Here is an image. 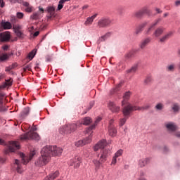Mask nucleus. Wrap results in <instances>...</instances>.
Here are the masks:
<instances>
[{
	"instance_id": "obj_14",
	"label": "nucleus",
	"mask_w": 180,
	"mask_h": 180,
	"mask_svg": "<svg viewBox=\"0 0 180 180\" xmlns=\"http://www.w3.org/2000/svg\"><path fill=\"white\" fill-rule=\"evenodd\" d=\"M11 40V33L6 32L0 34V41H9Z\"/></svg>"
},
{
	"instance_id": "obj_25",
	"label": "nucleus",
	"mask_w": 180,
	"mask_h": 180,
	"mask_svg": "<svg viewBox=\"0 0 180 180\" xmlns=\"http://www.w3.org/2000/svg\"><path fill=\"white\" fill-rule=\"evenodd\" d=\"M124 100L122 101V105L124 106V108L125 106H127V103H126V100L129 99V98H130V91H127L124 94ZM126 103V105H124V104Z\"/></svg>"
},
{
	"instance_id": "obj_40",
	"label": "nucleus",
	"mask_w": 180,
	"mask_h": 180,
	"mask_svg": "<svg viewBox=\"0 0 180 180\" xmlns=\"http://www.w3.org/2000/svg\"><path fill=\"white\" fill-rule=\"evenodd\" d=\"M153 81V77L151 76H147L144 80V84L148 85Z\"/></svg>"
},
{
	"instance_id": "obj_13",
	"label": "nucleus",
	"mask_w": 180,
	"mask_h": 180,
	"mask_svg": "<svg viewBox=\"0 0 180 180\" xmlns=\"http://www.w3.org/2000/svg\"><path fill=\"white\" fill-rule=\"evenodd\" d=\"M113 123V120H111L110 121V126L108 127V133L110 136L112 137H115L116 136V134L117 133V130H116V128L115 126H113L112 124Z\"/></svg>"
},
{
	"instance_id": "obj_32",
	"label": "nucleus",
	"mask_w": 180,
	"mask_h": 180,
	"mask_svg": "<svg viewBox=\"0 0 180 180\" xmlns=\"http://www.w3.org/2000/svg\"><path fill=\"white\" fill-rule=\"evenodd\" d=\"M37 51V50L34 49L28 54L29 60H33V58H34V56H36Z\"/></svg>"
},
{
	"instance_id": "obj_59",
	"label": "nucleus",
	"mask_w": 180,
	"mask_h": 180,
	"mask_svg": "<svg viewBox=\"0 0 180 180\" xmlns=\"http://www.w3.org/2000/svg\"><path fill=\"white\" fill-rule=\"evenodd\" d=\"M39 13L41 12V13H44L45 12L44 8L40 6L39 7Z\"/></svg>"
},
{
	"instance_id": "obj_35",
	"label": "nucleus",
	"mask_w": 180,
	"mask_h": 180,
	"mask_svg": "<svg viewBox=\"0 0 180 180\" xmlns=\"http://www.w3.org/2000/svg\"><path fill=\"white\" fill-rule=\"evenodd\" d=\"M134 15L135 18H137V19H141V18H143V13H141V10L136 11L134 13Z\"/></svg>"
},
{
	"instance_id": "obj_1",
	"label": "nucleus",
	"mask_w": 180,
	"mask_h": 180,
	"mask_svg": "<svg viewBox=\"0 0 180 180\" xmlns=\"http://www.w3.org/2000/svg\"><path fill=\"white\" fill-rule=\"evenodd\" d=\"M63 148L57 147L56 146H46L41 150V157H39L35 162L36 167H43L49 162L51 157H58L61 155Z\"/></svg>"
},
{
	"instance_id": "obj_12",
	"label": "nucleus",
	"mask_w": 180,
	"mask_h": 180,
	"mask_svg": "<svg viewBox=\"0 0 180 180\" xmlns=\"http://www.w3.org/2000/svg\"><path fill=\"white\" fill-rule=\"evenodd\" d=\"M165 31V28H164V27L160 26L157 27L153 33V36L154 37H160V36H162V34H164V32Z\"/></svg>"
},
{
	"instance_id": "obj_33",
	"label": "nucleus",
	"mask_w": 180,
	"mask_h": 180,
	"mask_svg": "<svg viewBox=\"0 0 180 180\" xmlns=\"http://www.w3.org/2000/svg\"><path fill=\"white\" fill-rule=\"evenodd\" d=\"M136 71H137V65H133L130 69H129L127 72L128 74H133Z\"/></svg>"
},
{
	"instance_id": "obj_29",
	"label": "nucleus",
	"mask_w": 180,
	"mask_h": 180,
	"mask_svg": "<svg viewBox=\"0 0 180 180\" xmlns=\"http://www.w3.org/2000/svg\"><path fill=\"white\" fill-rule=\"evenodd\" d=\"M46 11L48 13L53 16V15H54V12H56V8H54V6H49L47 7Z\"/></svg>"
},
{
	"instance_id": "obj_7",
	"label": "nucleus",
	"mask_w": 180,
	"mask_h": 180,
	"mask_svg": "<svg viewBox=\"0 0 180 180\" xmlns=\"http://www.w3.org/2000/svg\"><path fill=\"white\" fill-rule=\"evenodd\" d=\"M112 23V20L109 18H101L98 22V26L99 27H108Z\"/></svg>"
},
{
	"instance_id": "obj_61",
	"label": "nucleus",
	"mask_w": 180,
	"mask_h": 180,
	"mask_svg": "<svg viewBox=\"0 0 180 180\" xmlns=\"http://www.w3.org/2000/svg\"><path fill=\"white\" fill-rule=\"evenodd\" d=\"M155 11H156L157 13H162V11H161V9H160L158 8H156Z\"/></svg>"
},
{
	"instance_id": "obj_45",
	"label": "nucleus",
	"mask_w": 180,
	"mask_h": 180,
	"mask_svg": "<svg viewBox=\"0 0 180 180\" xmlns=\"http://www.w3.org/2000/svg\"><path fill=\"white\" fill-rule=\"evenodd\" d=\"M162 151L165 153H169V148H168L167 146H164L162 148Z\"/></svg>"
},
{
	"instance_id": "obj_20",
	"label": "nucleus",
	"mask_w": 180,
	"mask_h": 180,
	"mask_svg": "<svg viewBox=\"0 0 180 180\" xmlns=\"http://www.w3.org/2000/svg\"><path fill=\"white\" fill-rule=\"evenodd\" d=\"M110 37V32H107L105 34L101 36L97 41L98 44H101L102 41H106Z\"/></svg>"
},
{
	"instance_id": "obj_26",
	"label": "nucleus",
	"mask_w": 180,
	"mask_h": 180,
	"mask_svg": "<svg viewBox=\"0 0 180 180\" xmlns=\"http://www.w3.org/2000/svg\"><path fill=\"white\" fill-rule=\"evenodd\" d=\"M96 16H98V14H94L91 17L87 18L86 20L84 22V25H90L91 23H92L94 22V20L95 19V18H96Z\"/></svg>"
},
{
	"instance_id": "obj_31",
	"label": "nucleus",
	"mask_w": 180,
	"mask_h": 180,
	"mask_svg": "<svg viewBox=\"0 0 180 180\" xmlns=\"http://www.w3.org/2000/svg\"><path fill=\"white\" fill-rule=\"evenodd\" d=\"M31 19H33L34 20H37V19H40V12H35L33 13L32 15L30 16Z\"/></svg>"
},
{
	"instance_id": "obj_49",
	"label": "nucleus",
	"mask_w": 180,
	"mask_h": 180,
	"mask_svg": "<svg viewBox=\"0 0 180 180\" xmlns=\"http://www.w3.org/2000/svg\"><path fill=\"white\" fill-rule=\"evenodd\" d=\"M23 16H24L23 13H20V12L17 13V18L18 19H22Z\"/></svg>"
},
{
	"instance_id": "obj_16",
	"label": "nucleus",
	"mask_w": 180,
	"mask_h": 180,
	"mask_svg": "<svg viewBox=\"0 0 180 180\" xmlns=\"http://www.w3.org/2000/svg\"><path fill=\"white\" fill-rule=\"evenodd\" d=\"M150 161H151L150 158H142L139 160V165L141 167V168H143V167H146L147 164H150Z\"/></svg>"
},
{
	"instance_id": "obj_46",
	"label": "nucleus",
	"mask_w": 180,
	"mask_h": 180,
	"mask_svg": "<svg viewBox=\"0 0 180 180\" xmlns=\"http://www.w3.org/2000/svg\"><path fill=\"white\" fill-rule=\"evenodd\" d=\"M27 70H28V71H31V70H32V65H27V66H25V68H23V70L24 71H27Z\"/></svg>"
},
{
	"instance_id": "obj_9",
	"label": "nucleus",
	"mask_w": 180,
	"mask_h": 180,
	"mask_svg": "<svg viewBox=\"0 0 180 180\" xmlns=\"http://www.w3.org/2000/svg\"><path fill=\"white\" fill-rule=\"evenodd\" d=\"M90 136L86 137L84 140L78 141L75 142L76 147H81V146H85V144H89L92 141V134L89 133Z\"/></svg>"
},
{
	"instance_id": "obj_64",
	"label": "nucleus",
	"mask_w": 180,
	"mask_h": 180,
	"mask_svg": "<svg viewBox=\"0 0 180 180\" xmlns=\"http://www.w3.org/2000/svg\"><path fill=\"white\" fill-rule=\"evenodd\" d=\"M11 70H12V68L11 66H9V67L6 68L5 71L9 72V71H11Z\"/></svg>"
},
{
	"instance_id": "obj_24",
	"label": "nucleus",
	"mask_w": 180,
	"mask_h": 180,
	"mask_svg": "<svg viewBox=\"0 0 180 180\" xmlns=\"http://www.w3.org/2000/svg\"><path fill=\"white\" fill-rule=\"evenodd\" d=\"M91 123H92V120L91 119V117H86L82 120V123L80 124L88 126V124H91Z\"/></svg>"
},
{
	"instance_id": "obj_55",
	"label": "nucleus",
	"mask_w": 180,
	"mask_h": 180,
	"mask_svg": "<svg viewBox=\"0 0 180 180\" xmlns=\"http://www.w3.org/2000/svg\"><path fill=\"white\" fill-rule=\"evenodd\" d=\"M116 158H116V157H113L112 158V164H113L114 165L116 164V162H117V160H116Z\"/></svg>"
},
{
	"instance_id": "obj_51",
	"label": "nucleus",
	"mask_w": 180,
	"mask_h": 180,
	"mask_svg": "<svg viewBox=\"0 0 180 180\" xmlns=\"http://www.w3.org/2000/svg\"><path fill=\"white\" fill-rule=\"evenodd\" d=\"M146 26H147V22H143L139 25L142 30L146 27Z\"/></svg>"
},
{
	"instance_id": "obj_28",
	"label": "nucleus",
	"mask_w": 180,
	"mask_h": 180,
	"mask_svg": "<svg viewBox=\"0 0 180 180\" xmlns=\"http://www.w3.org/2000/svg\"><path fill=\"white\" fill-rule=\"evenodd\" d=\"M141 12L143 15H148V16H150L151 11L148 9V7L145 6L143 7L141 9H140Z\"/></svg>"
},
{
	"instance_id": "obj_50",
	"label": "nucleus",
	"mask_w": 180,
	"mask_h": 180,
	"mask_svg": "<svg viewBox=\"0 0 180 180\" xmlns=\"http://www.w3.org/2000/svg\"><path fill=\"white\" fill-rule=\"evenodd\" d=\"M126 120H127L126 118H122L120 122V126H123L126 123Z\"/></svg>"
},
{
	"instance_id": "obj_10",
	"label": "nucleus",
	"mask_w": 180,
	"mask_h": 180,
	"mask_svg": "<svg viewBox=\"0 0 180 180\" xmlns=\"http://www.w3.org/2000/svg\"><path fill=\"white\" fill-rule=\"evenodd\" d=\"M165 127L169 133H174L178 130V126L174 122H169L165 124Z\"/></svg>"
},
{
	"instance_id": "obj_52",
	"label": "nucleus",
	"mask_w": 180,
	"mask_h": 180,
	"mask_svg": "<svg viewBox=\"0 0 180 180\" xmlns=\"http://www.w3.org/2000/svg\"><path fill=\"white\" fill-rule=\"evenodd\" d=\"M63 4H60V2H59V4H58V11H61V9H63Z\"/></svg>"
},
{
	"instance_id": "obj_19",
	"label": "nucleus",
	"mask_w": 180,
	"mask_h": 180,
	"mask_svg": "<svg viewBox=\"0 0 180 180\" xmlns=\"http://www.w3.org/2000/svg\"><path fill=\"white\" fill-rule=\"evenodd\" d=\"M30 112V108L29 107L25 108L20 114L21 119H25V117H27V116H29Z\"/></svg>"
},
{
	"instance_id": "obj_23",
	"label": "nucleus",
	"mask_w": 180,
	"mask_h": 180,
	"mask_svg": "<svg viewBox=\"0 0 180 180\" xmlns=\"http://www.w3.org/2000/svg\"><path fill=\"white\" fill-rule=\"evenodd\" d=\"M171 36H172V32H169L167 34H165L161 38H160V43H165L167 40L171 37Z\"/></svg>"
},
{
	"instance_id": "obj_37",
	"label": "nucleus",
	"mask_w": 180,
	"mask_h": 180,
	"mask_svg": "<svg viewBox=\"0 0 180 180\" xmlns=\"http://www.w3.org/2000/svg\"><path fill=\"white\" fill-rule=\"evenodd\" d=\"M122 86V84L120 83L118 85L116 86L115 89H112L110 91L111 94H115V92H118V91H120V87Z\"/></svg>"
},
{
	"instance_id": "obj_62",
	"label": "nucleus",
	"mask_w": 180,
	"mask_h": 180,
	"mask_svg": "<svg viewBox=\"0 0 180 180\" xmlns=\"http://www.w3.org/2000/svg\"><path fill=\"white\" fill-rule=\"evenodd\" d=\"M132 56H133V53L130 52L127 55V58H130L131 57H132Z\"/></svg>"
},
{
	"instance_id": "obj_39",
	"label": "nucleus",
	"mask_w": 180,
	"mask_h": 180,
	"mask_svg": "<svg viewBox=\"0 0 180 180\" xmlns=\"http://www.w3.org/2000/svg\"><path fill=\"white\" fill-rule=\"evenodd\" d=\"M173 112H174V113H176V112H179V105H178V103H174L172 108Z\"/></svg>"
},
{
	"instance_id": "obj_57",
	"label": "nucleus",
	"mask_w": 180,
	"mask_h": 180,
	"mask_svg": "<svg viewBox=\"0 0 180 180\" xmlns=\"http://www.w3.org/2000/svg\"><path fill=\"white\" fill-rule=\"evenodd\" d=\"M3 50H4V51H8V49H9V46L8 45H4L3 47H2Z\"/></svg>"
},
{
	"instance_id": "obj_48",
	"label": "nucleus",
	"mask_w": 180,
	"mask_h": 180,
	"mask_svg": "<svg viewBox=\"0 0 180 180\" xmlns=\"http://www.w3.org/2000/svg\"><path fill=\"white\" fill-rule=\"evenodd\" d=\"M141 32H143V30L140 27H138L135 31V34H140Z\"/></svg>"
},
{
	"instance_id": "obj_58",
	"label": "nucleus",
	"mask_w": 180,
	"mask_h": 180,
	"mask_svg": "<svg viewBox=\"0 0 180 180\" xmlns=\"http://www.w3.org/2000/svg\"><path fill=\"white\" fill-rule=\"evenodd\" d=\"M6 111V108L4 106L0 107V112H5Z\"/></svg>"
},
{
	"instance_id": "obj_15",
	"label": "nucleus",
	"mask_w": 180,
	"mask_h": 180,
	"mask_svg": "<svg viewBox=\"0 0 180 180\" xmlns=\"http://www.w3.org/2000/svg\"><path fill=\"white\" fill-rule=\"evenodd\" d=\"M101 120H102V118L101 117H98L96 121H95V124L91 125L90 127L86 128L85 133L86 134H88L90 133V134H92V130H94V128L98 124V123H99V122H101Z\"/></svg>"
},
{
	"instance_id": "obj_22",
	"label": "nucleus",
	"mask_w": 180,
	"mask_h": 180,
	"mask_svg": "<svg viewBox=\"0 0 180 180\" xmlns=\"http://www.w3.org/2000/svg\"><path fill=\"white\" fill-rule=\"evenodd\" d=\"M1 26L4 27L5 30H9V29H12V24L8 21H2L1 22Z\"/></svg>"
},
{
	"instance_id": "obj_11",
	"label": "nucleus",
	"mask_w": 180,
	"mask_h": 180,
	"mask_svg": "<svg viewBox=\"0 0 180 180\" xmlns=\"http://www.w3.org/2000/svg\"><path fill=\"white\" fill-rule=\"evenodd\" d=\"M108 108L112 113H117L118 112L120 111V107L116 105L115 102L110 101L108 103Z\"/></svg>"
},
{
	"instance_id": "obj_38",
	"label": "nucleus",
	"mask_w": 180,
	"mask_h": 180,
	"mask_svg": "<svg viewBox=\"0 0 180 180\" xmlns=\"http://www.w3.org/2000/svg\"><path fill=\"white\" fill-rule=\"evenodd\" d=\"M9 58V56L6 53H2L0 55V61H6Z\"/></svg>"
},
{
	"instance_id": "obj_63",
	"label": "nucleus",
	"mask_w": 180,
	"mask_h": 180,
	"mask_svg": "<svg viewBox=\"0 0 180 180\" xmlns=\"http://www.w3.org/2000/svg\"><path fill=\"white\" fill-rule=\"evenodd\" d=\"M38 34H40V32H39V31L35 32L34 33V37H37Z\"/></svg>"
},
{
	"instance_id": "obj_44",
	"label": "nucleus",
	"mask_w": 180,
	"mask_h": 180,
	"mask_svg": "<svg viewBox=\"0 0 180 180\" xmlns=\"http://www.w3.org/2000/svg\"><path fill=\"white\" fill-rule=\"evenodd\" d=\"M13 29L14 30V32H20V30H22V27H21V25H18L13 26Z\"/></svg>"
},
{
	"instance_id": "obj_42",
	"label": "nucleus",
	"mask_w": 180,
	"mask_h": 180,
	"mask_svg": "<svg viewBox=\"0 0 180 180\" xmlns=\"http://www.w3.org/2000/svg\"><path fill=\"white\" fill-rule=\"evenodd\" d=\"M155 109H156V110H162V109H164V104L161 103H158L155 105Z\"/></svg>"
},
{
	"instance_id": "obj_30",
	"label": "nucleus",
	"mask_w": 180,
	"mask_h": 180,
	"mask_svg": "<svg viewBox=\"0 0 180 180\" xmlns=\"http://www.w3.org/2000/svg\"><path fill=\"white\" fill-rule=\"evenodd\" d=\"M167 71L169 72H174L175 71V64H171L166 67Z\"/></svg>"
},
{
	"instance_id": "obj_2",
	"label": "nucleus",
	"mask_w": 180,
	"mask_h": 180,
	"mask_svg": "<svg viewBox=\"0 0 180 180\" xmlns=\"http://www.w3.org/2000/svg\"><path fill=\"white\" fill-rule=\"evenodd\" d=\"M106 146H108V142H106V140L103 139L98 141L94 147V151L101 150L100 153H96L97 160H94V164L96 165V168H99V167H101V162H105V161L108 160V157H109L110 150L105 148Z\"/></svg>"
},
{
	"instance_id": "obj_3",
	"label": "nucleus",
	"mask_w": 180,
	"mask_h": 180,
	"mask_svg": "<svg viewBox=\"0 0 180 180\" xmlns=\"http://www.w3.org/2000/svg\"><path fill=\"white\" fill-rule=\"evenodd\" d=\"M148 109H150V105H146L143 107H137L130 103H127V105L124 107L122 112L124 116H129V115H130L131 112H134V110H147Z\"/></svg>"
},
{
	"instance_id": "obj_27",
	"label": "nucleus",
	"mask_w": 180,
	"mask_h": 180,
	"mask_svg": "<svg viewBox=\"0 0 180 180\" xmlns=\"http://www.w3.org/2000/svg\"><path fill=\"white\" fill-rule=\"evenodd\" d=\"M151 41V39L150 38H146L143 41H141L140 47L141 49H144L146 47V46H147V44H148V43H150Z\"/></svg>"
},
{
	"instance_id": "obj_21",
	"label": "nucleus",
	"mask_w": 180,
	"mask_h": 180,
	"mask_svg": "<svg viewBox=\"0 0 180 180\" xmlns=\"http://www.w3.org/2000/svg\"><path fill=\"white\" fill-rule=\"evenodd\" d=\"M158 23H160L158 21H157L156 20H155L154 22H153L149 27L145 31L146 34H150L151 33V30H153V29L154 27H155V26H157V25H158Z\"/></svg>"
},
{
	"instance_id": "obj_41",
	"label": "nucleus",
	"mask_w": 180,
	"mask_h": 180,
	"mask_svg": "<svg viewBox=\"0 0 180 180\" xmlns=\"http://www.w3.org/2000/svg\"><path fill=\"white\" fill-rule=\"evenodd\" d=\"M2 85L4 86V88H6V86H11V85H12V79H6V82H4Z\"/></svg>"
},
{
	"instance_id": "obj_6",
	"label": "nucleus",
	"mask_w": 180,
	"mask_h": 180,
	"mask_svg": "<svg viewBox=\"0 0 180 180\" xmlns=\"http://www.w3.org/2000/svg\"><path fill=\"white\" fill-rule=\"evenodd\" d=\"M34 155H36V151L34 150L31 151L29 156H26L23 153H20V157L22 158V162L24 165H26Z\"/></svg>"
},
{
	"instance_id": "obj_17",
	"label": "nucleus",
	"mask_w": 180,
	"mask_h": 180,
	"mask_svg": "<svg viewBox=\"0 0 180 180\" xmlns=\"http://www.w3.org/2000/svg\"><path fill=\"white\" fill-rule=\"evenodd\" d=\"M81 164V158L76 157L75 159L70 160V165L74 166L75 168H78Z\"/></svg>"
},
{
	"instance_id": "obj_56",
	"label": "nucleus",
	"mask_w": 180,
	"mask_h": 180,
	"mask_svg": "<svg viewBox=\"0 0 180 180\" xmlns=\"http://www.w3.org/2000/svg\"><path fill=\"white\" fill-rule=\"evenodd\" d=\"M154 150H161V146L160 145H156L154 146Z\"/></svg>"
},
{
	"instance_id": "obj_18",
	"label": "nucleus",
	"mask_w": 180,
	"mask_h": 180,
	"mask_svg": "<svg viewBox=\"0 0 180 180\" xmlns=\"http://www.w3.org/2000/svg\"><path fill=\"white\" fill-rule=\"evenodd\" d=\"M15 165L17 172L18 174H22V172H23V169H22V163H20V161H19V160H15Z\"/></svg>"
},
{
	"instance_id": "obj_5",
	"label": "nucleus",
	"mask_w": 180,
	"mask_h": 180,
	"mask_svg": "<svg viewBox=\"0 0 180 180\" xmlns=\"http://www.w3.org/2000/svg\"><path fill=\"white\" fill-rule=\"evenodd\" d=\"M20 139L21 140H40V136L38 133L30 131L22 135Z\"/></svg>"
},
{
	"instance_id": "obj_34",
	"label": "nucleus",
	"mask_w": 180,
	"mask_h": 180,
	"mask_svg": "<svg viewBox=\"0 0 180 180\" xmlns=\"http://www.w3.org/2000/svg\"><path fill=\"white\" fill-rule=\"evenodd\" d=\"M58 175H60V172H58V171H56L54 173H51V174H49V178L51 180H53L56 179V178H57Z\"/></svg>"
},
{
	"instance_id": "obj_47",
	"label": "nucleus",
	"mask_w": 180,
	"mask_h": 180,
	"mask_svg": "<svg viewBox=\"0 0 180 180\" xmlns=\"http://www.w3.org/2000/svg\"><path fill=\"white\" fill-rule=\"evenodd\" d=\"M173 135L176 137V139H180V131H175Z\"/></svg>"
},
{
	"instance_id": "obj_53",
	"label": "nucleus",
	"mask_w": 180,
	"mask_h": 180,
	"mask_svg": "<svg viewBox=\"0 0 180 180\" xmlns=\"http://www.w3.org/2000/svg\"><path fill=\"white\" fill-rule=\"evenodd\" d=\"M25 11H26V12H28V13L32 12V6H29L28 7H27V8H25Z\"/></svg>"
},
{
	"instance_id": "obj_54",
	"label": "nucleus",
	"mask_w": 180,
	"mask_h": 180,
	"mask_svg": "<svg viewBox=\"0 0 180 180\" xmlns=\"http://www.w3.org/2000/svg\"><path fill=\"white\" fill-rule=\"evenodd\" d=\"M174 5H175V6H176V7L180 6V0H176V1L174 2Z\"/></svg>"
},
{
	"instance_id": "obj_60",
	"label": "nucleus",
	"mask_w": 180,
	"mask_h": 180,
	"mask_svg": "<svg viewBox=\"0 0 180 180\" xmlns=\"http://www.w3.org/2000/svg\"><path fill=\"white\" fill-rule=\"evenodd\" d=\"M23 6H26L27 8L30 6V4H29V2L25 1L23 2Z\"/></svg>"
},
{
	"instance_id": "obj_43",
	"label": "nucleus",
	"mask_w": 180,
	"mask_h": 180,
	"mask_svg": "<svg viewBox=\"0 0 180 180\" xmlns=\"http://www.w3.org/2000/svg\"><path fill=\"white\" fill-rule=\"evenodd\" d=\"M122 154H123V150L120 149V150H118L115 153L114 157L118 158V157H120V156L122 155Z\"/></svg>"
},
{
	"instance_id": "obj_36",
	"label": "nucleus",
	"mask_w": 180,
	"mask_h": 180,
	"mask_svg": "<svg viewBox=\"0 0 180 180\" xmlns=\"http://www.w3.org/2000/svg\"><path fill=\"white\" fill-rule=\"evenodd\" d=\"M18 39H25V34L22 31L14 32Z\"/></svg>"
},
{
	"instance_id": "obj_8",
	"label": "nucleus",
	"mask_w": 180,
	"mask_h": 180,
	"mask_svg": "<svg viewBox=\"0 0 180 180\" xmlns=\"http://www.w3.org/2000/svg\"><path fill=\"white\" fill-rule=\"evenodd\" d=\"M20 148V146L19 143L16 141H9L8 146V151L9 153H15V150H19Z\"/></svg>"
},
{
	"instance_id": "obj_4",
	"label": "nucleus",
	"mask_w": 180,
	"mask_h": 180,
	"mask_svg": "<svg viewBox=\"0 0 180 180\" xmlns=\"http://www.w3.org/2000/svg\"><path fill=\"white\" fill-rule=\"evenodd\" d=\"M79 123L69 124L66 127L60 128V132L63 134V133H71V131H75L77 128L79 127Z\"/></svg>"
}]
</instances>
